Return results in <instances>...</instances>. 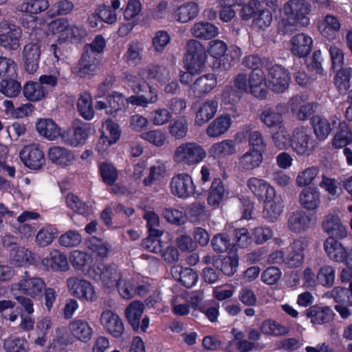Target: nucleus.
Returning a JSON list of instances; mask_svg holds the SVG:
<instances>
[{
    "label": "nucleus",
    "instance_id": "32",
    "mask_svg": "<svg viewBox=\"0 0 352 352\" xmlns=\"http://www.w3.org/2000/svg\"><path fill=\"white\" fill-rule=\"evenodd\" d=\"M299 203L306 210H314L320 203V192L316 188L307 187L299 195Z\"/></svg>",
    "mask_w": 352,
    "mask_h": 352
},
{
    "label": "nucleus",
    "instance_id": "23",
    "mask_svg": "<svg viewBox=\"0 0 352 352\" xmlns=\"http://www.w3.org/2000/svg\"><path fill=\"white\" fill-rule=\"evenodd\" d=\"M291 52L296 56L305 57L311 51L313 39L305 33L295 34L290 40Z\"/></svg>",
    "mask_w": 352,
    "mask_h": 352
},
{
    "label": "nucleus",
    "instance_id": "54",
    "mask_svg": "<svg viewBox=\"0 0 352 352\" xmlns=\"http://www.w3.org/2000/svg\"><path fill=\"white\" fill-rule=\"evenodd\" d=\"M260 118L261 122L268 128H278L279 125H284L282 115L274 109H265L262 111Z\"/></svg>",
    "mask_w": 352,
    "mask_h": 352
},
{
    "label": "nucleus",
    "instance_id": "50",
    "mask_svg": "<svg viewBox=\"0 0 352 352\" xmlns=\"http://www.w3.org/2000/svg\"><path fill=\"white\" fill-rule=\"evenodd\" d=\"M319 174L318 166H313L307 167L299 171L296 175L295 182L298 187H309Z\"/></svg>",
    "mask_w": 352,
    "mask_h": 352
},
{
    "label": "nucleus",
    "instance_id": "58",
    "mask_svg": "<svg viewBox=\"0 0 352 352\" xmlns=\"http://www.w3.org/2000/svg\"><path fill=\"white\" fill-rule=\"evenodd\" d=\"M3 348L5 352H28L29 344L23 338L9 337L4 340Z\"/></svg>",
    "mask_w": 352,
    "mask_h": 352
},
{
    "label": "nucleus",
    "instance_id": "24",
    "mask_svg": "<svg viewBox=\"0 0 352 352\" xmlns=\"http://www.w3.org/2000/svg\"><path fill=\"white\" fill-rule=\"evenodd\" d=\"M217 85V78L214 74H207L199 77L190 87L189 92L195 97H201L214 89Z\"/></svg>",
    "mask_w": 352,
    "mask_h": 352
},
{
    "label": "nucleus",
    "instance_id": "43",
    "mask_svg": "<svg viewBox=\"0 0 352 352\" xmlns=\"http://www.w3.org/2000/svg\"><path fill=\"white\" fill-rule=\"evenodd\" d=\"M199 8L197 3L188 1L181 5L175 11L177 21L187 23L194 19L199 14Z\"/></svg>",
    "mask_w": 352,
    "mask_h": 352
},
{
    "label": "nucleus",
    "instance_id": "51",
    "mask_svg": "<svg viewBox=\"0 0 352 352\" xmlns=\"http://www.w3.org/2000/svg\"><path fill=\"white\" fill-rule=\"evenodd\" d=\"M48 0H25L18 6V10L22 12L37 14L49 8Z\"/></svg>",
    "mask_w": 352,
    "mask_h": 352
},
{
    "label": "nucleus",
    "instance_id": "11",
    "mask_svg": "<svg viewBox=\"0 0 352 352\" xmlns=\"http://www.w3.org/2000/svg\"><path fill=\"white\" fill-rule=\"evenodd\" d=\"M45 283L43 278L37 276H30L25 273V276L12 288L19 290L23 294L33 298L41 296L45 289Z\"/></svg>",
    "mask_w": 352,
    "mask_h": 352
},
{
    "label": "nucleus",
    "instance_id": "15",
    "mask_svg": "<svg viewBox=\"0 0 352 352\" xmlns=\"http://www.w3.org/2000/svg\"><path fill=\"white\" fill-rule=\"evenodd\" d=\"M69 336L75 340L83 343L89 342L94 334V329L85 319L75 318L70 321L67 327Z\"/></svg>",
    "mask_w": 352,
    "mask_h": 352
},
{
    "label": "nucleus",
    "instance_id": "46",
    "mask_svg": "<svg viewBox=\"0 0 352 352\" xmlns=\"http://www.w3.org/2000/svg\"><path fill=\"white\" fill-rule=\"evenodd\" d=\"M140 138L156 147H162L168 143V135L162 129H155L142 133Z\"/></svg>",
    "mask_w": 352,
    "mask_h": 352
},
{
    "label": "nucleus",
    "instance_id": "21",
    "mask_svg": "<svg viewBox=\"0 0 352 352\" xmlns=\"http://www.w3.org/2000/svg\"><path fill=\"white\" fill-rule=\"evenodd\" d=\"M89 127L86 124L69 129L61 134V140L65 144L76 147L85 144L89 136Z\"/></svg>",
    "mask_w": 352,
    "mask_h": 352
},
{
    "label": "nucleus",
    "instance_id": "20",
    "mask_svg": "<svg viewBox=\"0 0 352 352\" xmlns=\"http://www.w3.org/2000/svg\"><path fill=\"white\" fill-rule=\"evenodd\" d=\"M247 186L258 199L263 201L275 196L274 188L265 179L251 177L247 181Z\"/></svg>",
    "mask_w": 352,
    "mask_h": 352
},
{
    "label": "nucleus",
    "instance_id": "7",
    "mask_svg": "<svg viewBox=\"0 0 352 352\" xmlns=\"http://www.w3.org/2000/svg\"><path fill=\"white\" fill-rule=\"evenodd\" d=\"M291 146L298 155L309 156L316 146L310 129L305 126L295 128L292 133Z\"/></svg>",
    "mask_w": 352,
    "mask_h": 352
},
{
    "label": "nucleus",
    "instance_id": "3",
    "mask_svg": "<svg viewBox=\"0 0 352 352\" xmlns=\"http://www.w3.org/2000/svg\"><path fill=\"white\" fill-rule=\"evenodd\" d=\"M204 148L195 142H184L179 144L173 153V162L182 166H194L206 157Z\"/></svg>",
    "mask_w": 352,
    "mask_h": 352
},
{
    "label": "nucleus",
    "instance_id": "41",
    "mask_svg": "<svg viewBox=\"0 0 352 352\" xmlns=\"http://www.w3.org/2000/svg\"><path fill=\"white\" fill-rule=\"evenodd\" d=\"M232 120L229 115H221L214 119L207 127L206 134L210 138H217L225 133L230 127Z\"/></svg>",
    "mask_w": 352,
    "mask_h": 352
},
{
    "label": "nucleus",
    "instance_id": "62",
    "mask_svg": "<svg viewBox=\"0 0 352 352\" xmlns=\"http://www.w3.org/2000/svg\"><path fill=\"white\" fill-rule=\"evenodd\" d=\"M272 21V12L267 9L256 8L254 15L252 25L259 30H264L269 27Z\"/></svg>",
    "mask_w": 352,
    "mask_h": 352
},
{
    "label": "nucleus",
    "instance_id": "31",
    "mask_svg": "<svg viewBox=\"0 0 352 352\" xmlns=\"http://www.w3.org/2000/svg\"><path fill=\"white\" fill-rule=\"evenodd\" d=\"M170 272L175 280L180 282L186 287H192L197 282V274L190 268H184L180 265L173 266Z\"/></svg>",
    "mask_w": 352,
    "mask_h": 352
},
{
    "label": "nucleus",
    "instance_id": "34",
    "mask_svg": "<svg viewBox=\"0 0 352 352\" xmlns=\"http://www.w3.org/2000/svg\"><path fill=\"white\" fill-rule=\"evenodd\" d=\"M36 129L39 135L48 140H55L61 137L60 128L50 119H41L36 124Z\"/></svg>",
    "mask_w": 352,
    "mask_h": 352
},
{
    "label": "nucleus",
    "instance_id": "12",
    "mask_svg": "<svg viewBox=\"0 0 352 352\" xmlns=\"http://www.w3.org/2000/svg\"><path fill=\"white\" fill-rule=\"evenodd\" d=\"M269 87L276 93H283L289 87L290 76L288 71L280 65H274L268 70Z\"/></svg>",
    "mask_w": 352,
    "mask_h": 352
},
{
    "label": "nucleus",
    "instance_id": "14",
    "mask_svg": "<svg viewBox=\"0 0 352 352\" xmlns=\"http://www.w3.org/2000/svg\"><path fill=\"white\" fill-rule=\"evenodd\" d=\"M100 323L103 329L114 338H120L124 332V324L121 318L111 310L102 311Z\"/></svg>",
    "mask_w": 352,
    "mask_h": 352
},
{
    "label": "nucleus",
    "instance_id": "48",
    "mask_svg": "<svg viewBox=\"0 0 352 352\" xmlns=\"http://www.w3.org/2000/svg\"><path fill=\"white\" fill-rule=\"evenodd\" d=\"M58 234L57 229L52 225H46L41 228L35 237V243L39 247L50 245Z\"/></svg>",
    "mask_w": 352,
    "mask_h": 352
},
{
    "label": "nucleus",
    "instance_id": "17",
    "mask_svg": "<svg viewBox=\"0 0 352 352\" xmlns=\"http://www.w3.org/2000/svg\"><path fill=\"white\" fill-rule=\"evenodd\" d=\"M47 157L52 164L62 168L71 166L76 161L74 151L60 146L50 147L47 151Z\"/></svg>",
    "mask_w": 352,
    "mask_h": 352
},
{
    "label": "nucleus",
    "instance_id": "18",
    "mask_svg": "<svg viewBox=\"0 0 352 352\" xmlns=\"http://www.w3.org/2000/svg\"><path fill=\"white\" fill-rule=\"evenodd\" d=\"M322 228L324 232L338 239H343L348 236V230L338 214H327L323 218Z\"/></svg>",
    "mask_w": 352,
    "mask_h": 352
},
{
    "label": "nucleus",
    "instance_id": "28",
    "mask_svg": "<svg viewBox=\"0 0 352 352\" xmlns=\"http://www.w3.org/2000/svg\"><path fill=\"white\" fill-rule=\"evenodd\" d=\"M25 70L30 73H34L38 69L41 50L36 43H28L23 48Z\"/></svg>",
    "mask_w": 352,
    "mask_h": 352
},
{
    "label": "nucleus",
    "instance_id": "5",
    "mask_svg": "<svg viewBox=\"0 0 352 352\" xmlns=\"http://www.w3.org/2000/svg\"><path fill=\"white\" fill-rule=\"evenodd\" d=\"M184 66L186 69L192 74H199L204 69L207 54L204 46L198 41L190 39L186 46Z\"/></svg>",
    "mask_w": 352,
    "mask_h": 352
},
{
    "label": "nucleus",
    "instance_id": "53",
    "mask_svg": "<svg viewBox=\"0 0 352 352\" xmlns=\"http://www.w3.org/2000/svg\"><path fill=\"white\" fill-rule=\"evenodd\" d=\"M77 109L85 120H90L94 118L92 98L89 93L84 92L80 95L77 102Z\"/></svg>",
    "mask_w": 352,
    "mask_h": 352
},
{
    "label": "nucleus",
    "instance_id": "37",
    "mask_svg": "<svg viewBox=\"0 0 352 352\" xmlns=\"http://www.w3.org/2000/svg\"><path fill=\"white\" fill-rule=\"evenodd\" d=\"M42 263L53 271L65 272L69 267L66 255L57 250H52L50 256L44 258Z\"/></svg>",
    "mask_w": 352,
    "mask_h": 352
},
{
    "label": "nucleus",
    "instance_id": "52",
    "mask_svg": "<svg viewBox=\"0 0 352 352\" xmlns=\"http://www.w3.org/2000/svg\"><path fill=\"white\" fill-rule=\"evenodd\" d=\"M311 122L314 132L317 139L320 141L327 139L331 131L329 121L320 116H314Z\"/></svg>",
    "mask_w": 352,
    "mask_h": 352
},
{
    "label": "nucleus",
    "instance_id": "4",
    "mask_svg": "<svg viewBox=\"0 0 352 352\" xmlns=\"http://www.w3.org/2000/svg\"><path fill=\"white\" fill-rule=\"evenodd\" d=\"M49 28L57 36V42L59 43L78 42L87 35L86 30L82 25L72 23L66 18L52 21Z\"/></svg>",
    "mask_w": 352,
    "mask_h": 352
},
{
    "label": "nucleus",
    "instance_id": "19",
    "mask_svg": "<svg viewBox=\"0 0 352 352\" xmlns=\"http://www.w3.org/2000/svg\"><path fill=\"white\" fill-rule=\"evenodd\" d=\"M99 63L100 60L97 56L86 50L78 65L74 69V72L82 78L89 77L97 72Z\"/></svg>",
    "mask_w": 352,
    "mask_h": 352
},
{
    "label": "nucleus",
    "instance_id": "61",
    "mask_svg": "<svg viewBox=\"0 0 352 352\" xmlns=\"http://www.w3.org/2000/svg\"><path fill=\"white\" fill-rule=\"evenodd\" d=\"M352 76V68L342 67L336 73L334 83L340 92H346L350 87V80Z\"/></svg>",
    "mask_w": 352,
    "mask_h": 352
},
{
    "label": "nucleus",
    "instance_id": "29",
    "mask_svg": "<svg viewBox=\"0 0 352 352\" xmlns=\"http://www.w3.org/2000/svg\"><path fill=\"white\" fill-rule=\"evenodd\" d=\"M218 109V101L214 99L208 100L201 104L195 115V122L199 126H202L211 120Z\"/></svg>",
    "mask_w": 352,
    "mask_h": 352
},
{
    "label": "nucleus",
    "instance_id": "64",
    "mask_svg": "<svg viewBox=\"0 0 352 352\" xmlns=\"http://www.w3.org/2000/svg\"><path fill=\"white\" fill-rule=\"evenodd\" d=\"M86 247L100 257H107L109 254V247L102 240L91 237L86 241Z\"/></svg>",
    "mask_w": 352,
    "mask_h": 352
},
{
    "label": "nucleus",
    "instance_id": "27",
    "mask_svg": "<svg viewBox=\"0 0 352 352\" xmlns=\"http://www.w3.org/2000/svg\"><path fill=\"white\" fill-rule=\"evenodd\" d=\"M174 72L170 68L163 65L151 64L146 66L141 72V76L148 80H156L166 82L171 79Z\"/></svg>",
    "mask_w": 352,
    "mask_h": 352
},
{
    "label": "nucleus",
    "instance_id": "45",
    "mask_svg": "<svg viewBox=\"0 0 352 352\" xmlns=\"http://www.w3.org/2000/svg\"><path fill=\"white\" fill-rule=\"evenodd\" d=\"M168 133L176 140H183L188 134V123L184 116L173 120L168 126Z\"/></svg>",
    "mask_w": 352,
    "mask_h": 352
},
{
    "label": "nucleus",
    "instance_id": "40",
    "mask_svg": "<svg viewBox=\"0 0 352 352\" xmlns=\"http://www.w3.org/2000/svg\"><path fill=\"white\" fill-rule=\"evenodd\" d=\"M191 34L201 39L208 40L219 34V28L209 22L195 23L190 29Z\"/></svg>",
    "mask_w": 352,
    "mask_h": 352
},
{
    "label": "nucleus",
    "instance_id": "6",
    "mask_svg": "<svg viewBox=\"0 0 352 352\" xmlns=\"http://www.w3.org/2000/svg\"><path fill=\"white\" fill-rule=\"evenodd\" d=\"M89 274L103 289L107 290L113 289L122 278L121 272L116 266L103 263L94 265Z\"/></svg>",
    "mask_w": 352,
    "mask_h": 352
},
{
    "label": "nucleus",
    "instance_id": "33",
    "mask_svg": "<svg viewBox=\"0 0 352 352\" xmlns=\"http://www.w3.org/2000/svg\"><path fill=\"white\" fill-rule=\"evenodd\" d=\"M264 210L263 217L268 221L274 222L277 220L283 211V200L280 197L275 196L271 199H265L263 200Z\"/></svg>",
    "mask_w": 352,
    "mask_h": 352
},
{
    "label": "nucleus",
    "instance_id": "56",
    "mask_svg": "<svg viewBox=\"0 0 352 352\" xmlns=\"http://www.w3.org/2000/svg\"><path fill=\"white\" fill-rule=\"evenodd\" d=\"M272 138L276 147L280 150L287 149L291 146L292 138L285 125H279L276 131L272 133Z\"/></svg>",
    "mask_w": 352,
    "mask_h": 352
},
{
    "label": "nucleus",
    "instance_id": "1",
    "mask_svg": "<svg viewBox=\"0 0 352 352\" xmlns=\"http://www.w3.org/2000/svg\"><path fill=\"white\" fill-rule=\"evenodd\" d=\"M284 16L278 23V31L285 35L310 24L311 6L306 0H289L283 7Z\"/></svg>",
    "mask_w": 352,
    "mask_h": 352
},
{
    "label": "nucleus",
    "instance_id": "47",
    "mask_svg": "<svg viewBox=\"0 0 352 352\" xmlns=\"http://www.w3.org/2000/svg\"><path fill=\"white\" fill-rule=\"evenodd\" d=\"M144 49V44L138 41L131 42L124 54L127 63L133 65L140 64L142 60Z\"/></svg>",
    "mask_w": 352,
    "mask_h": 352
},
{
    "label": "nucleus",
    "instance_id": "39",
    "mask_svg": "<svg viewBox=\"0 0 352 352\" xmlns=\"http://www.w3.org/2000/svg\"><path fill=\"white\" fill-rule=\"evenodd\" d=\"M226 195V189L221 179H214L208 191V204L214 208H217L222 203Z\"/></svg>",
    "mask_w": 352,
    "mask_h": 352
},
{
    "label": "nucleus",
    "instance_id": "10",
    "mask_svg": "<svg viewBox=\"0 0 352 352\" xmlns=\"http://www.w3.org/2000/svg\"><path fill=\"white\" fill-rule=\"evenodd\" d=\"M66 283L68 292L72 296L87 302L96 300V292L89 280L78 277H69Z\"/></svg>",
    "mask_w": 352,
    "mask_h": 352
},
{
    "label": "nucleus",
    "instance_id": "60",
    "mask_svg": "<svg viewBox=\"0 0 352 352\" xmlns=\"http://www.w3.org/2000/svg\"><path fill=\"white\" fill-rule=\"evenodd\" d=\"M352 142V133L349 129L348 124L345 122H342L339 124V131L336 134L333 146L335 148H340L346 146Z\"/></svg>",
    "mask_w": 352,
    "mask_h": 352
},
{
    "label": "nucleus",
    "instance_id": "9",
    "mask_svg": "<svg viewBox=\"0 0 352 352\" xmlns=\"http://www.w3.org/2000/svg\"><path fill=\"white\" fill-rule=\"evenodd\" d=\"M22 30L13 23L6 20L0 22V47L15 51L20 47Z\"/></svg>",
    "mask_w": 352,
    "mask_h": 352
},
{
    "label": "nucleus",
    "instance_id": "49",
    "mask_svg": "<svg viewBox=\"0 0 352 352\" xmlns=\"http://www.w3.org/2000/svg\"><path fill=\"white\" fill-rule=\"evenodd\" d=\"M210 153L216 157H226L236 152V143L232 140H224L212 144Z\"/></svg>",
    "mask_w": 352,
    "mask_h": 352
},
{
    "label": "nucleus",
    "instance_id": "26",
    "mask_svg": "<svg viewBox=\"0 0 352 352\" xmlns=\"http://www.w3.org/2000/svg\"><path fill=\"white\" fill-rule=\"evenodd\" d=\"M305 316L314 325H320L333 319V312L326 306L314 305L305 311Z\"/></svg>",
    "mask_w": 352,
    "mask_h": 352
},
{
    "label": "nucleus",
    "instance_id": "55",
    "mask_svg": "<svg viewBox=\"0 0 352 352\" xmlns=\"http://www.w3.org/2000/svg\"><path fill=\"white\" fill-rule=\"evenodd\" d=\"M261 331L263 333L273 336H282L289 333V329L275 320H265L261 326Z\"/></svg>",
    "mask_w": 352,
    "mask_h": 352
},
{
    "label": "nucleus",
    "instance_id": "30",
    "mask_svg": "<svg viewBox=\"0 0 352 352\" xmlns=\"http://www.w3.org/2000/svg\"><path fill=\"white\" fill-rule=\"evenodd\" d=\"M293 115L299 120H306L313 113V105L305 102L301 96H295L289 102Z\"/></svg>",
    "mask_w": 352,
    "mask_h": 352
},
{
    "label": "nucleus",
    "instance_id": "16",
    "mask_svg": "<svg viewBox=\"0 0 352 352\" xmlns=\"http://www.w3.org/2000/svg\"><path fill=\"white\" fill-rule=\"evenodd\" d=\"M20 157L27 167L33 170L41 168L45 163L44 153L37 144L25 146L20 153Z\"/></svg>",
    "mask_w": 352,
    "mask_h": 352
},
{
    "label": "nucleus",
    "instance_id": "22",
    "mask_svg": "<svg viewBox=\"0 0 352 352\" xmlns=\"http://www.w3.org/2000/svg\"><path fill=\"white\" fill-rule=\"evenodd\" d=\"M312 217L303 210L292 212L287 220V228L292 232L302 233L309 229L312 225Z\"/></svg>",
    "mask_w": 352,
    "mask_h": 352
},
{
    "label": "nucleus",
    "instance_id": "13",
    "mask_svg": "<svg viewBox=\"0 0 352 352\" xmlns=\"http://www.w3.org/2000/svg\"><path fill=\"white\" fill-rule=\"evenodd\" d=\"M309 244L307 237H299L289 245V253L285 257V265L290 268L300 267L305 258L304 251Z\"/></svg>",
    "mask_w": 352,
    "mask_h": 352
},
{
    "label": "nucleus",
    "instance_id": "38",
    "mask_svg": "<svg viewBox=\"0 0 352 352\" xmlns=\"http://www.w3.org/2000/svg\"><path fill=\"white\" fill-rule=\"evenodd\" d=\"M324 250L327 256L336 262H342L346 254V248L333 237H329L324 241Z\"/></svg>",
    "mask_w": 352,
    "mask_h": 352
},
{
    "label": "nucleus",
    "instance_id": "44",
    "mask_svg": "<svg viewBox=\"0 0 352 352\" xmlns=\"http://www.w3.org/2000/svg\"><path fill=\"white\" fill-rule=\"evenodd\" d=\"M341 24L339 19L334 15L327 14L318 23V28L322 36L331 38L335 32H339Z\"/></svg>",
    "mask_w": 352,
    "mask_h": 352
},
{
    "label": "nucleus",
    "instance_id": "42",
    "mask_svg": "<svg viewBox=\"0 0 352 352\" xmlns=\"http://www.w3.org/2000/svg\"><path fill=\"white\" fill-rule=\"evenodd\" d=\"M144 306L140 301L131 302L125 310V316L129 323L135 331H139L140 320L144 312Z\"/></svg>",
    "mask_w": 352,
    "mask_h": 352
},
{
    "label": "nucleus",
    "instance_id": "57",
    "mask_svg": "<svg viewBox=\"0 0 352 352\" xmlns=\"http://www.w3.org/2000/svg\"><path fill=\"white\" fill-rule=\"evenodd\" d=\"M148 94L144 95L142 93L136 96H131L126 98V102L133 105L140 106L143 107H147L148 104L155 103L157 100V95L155 89L147 88Z\"/></svg>",
    "mask_w": 352,
    "mask_h": 352
},
{
    "label": "nucleus",
    "instance_id": "8",
    "mask_svg": "<svg viewBox=\"0 0 352 352\" xmlns=\"http://www.w3.org/2000/svg\"><path fill=\"white\" fill-rule=\"evenodd\" d=\"M171 193L179 198L186 199L190 196L199 198L202 192L197 190L192 177L187 173L175 175L170 183Z\"/></svg>",
    "mask_w": 352,
    "mask_h": 352
},
{
    "label": "nucleus",
    "instance_id": "35",
    "mask_svg": "<svg viewBox=\"0 0 352 352\" xmlns=\"http://www.w3.org/2000/svg\"><path fill=\"white\" fill-rule=\"evenodd\" d=\"M247 134H248L249 149H257L262 153H264L266 149V142L260 131H249L248 128L246 127L245 130L236 133L235 138L239 142H242Z\"/></svg>",
    "mask_w": 352,
    "mask_h": 352
},
{
    "label": "nucleus",
    "instance_id": "63",
    "mask_svg": "<svg viewBox=\"0 0 352 352\" xmlns=\"http://www.w3.org/2000/svg\"><path fill=\"white\" fill-rule=\"evenodd\" d=\"M171 308L173 313L179 316H187L190 311L188 298L182 295L173 296Z\"/></svg>",
    "mask_w": 352,
    "mask_h": 352
},
{
    "label": "nucleus",
    "instance_id": "2",
    "mask_svg": "<svg viewBox=\"0 0 352 352\" xmlns=\"http://www.w3.org/2000/svg\"><path fill=\"white\" fill-rule=\"evenodd\" d=\"M234 87L240 93H250L258 98H264L267 93V78L262 68L252 70L249 75L239 74Z\"/></svg>",
    "mask_w": 352,
    "mask_h": 352
},
{
    "label": "nucleus",
    "instance_id": "59",
    "mask_svg": "<svg viewBox=\"0 0 352 352\" xmlns=\"http://www.w3.org/2000/svg\"><path fill=\"white\" fill-rule=\"evenodd\" d=\"M336 278V270L329 265L322 266L318 271L316 275V280L318 284L326 287H331L333 286Z\"/></svg>",
    "mask_w": 352,
    "mask_h": 352
},
{
    "label": "nucleus",
    "instance_id": "25",
    "mask_svg": "<svg viewBox=\"0 0 352 352\" xmlns=\"http://www.w3.org/2000/svg\"><path fill=\"white\" fill-rule=\"evenodd\" d=\"M263 162V153L257 149H248L238 159V167L243 171L258 168Z\"/></svg>",
    "mask_w": 352,
    "mask_h": 352
},
{
    "label": "nucleus",
    "instance_id": "36",
    "mask_svg": "<svg viewBox=\"0 0 352 352\" xmlns=\"http://www.w3.org/2000/svg\"><path fill=\"white\" fill-rule=\"evenodd\" d=\"M50 89L39 82L29 81L23 86V94L25 98L31 102H37L45 98Z\"/></svg>",
    "mask_w": 352,
    "mask_h": 352
}]
</instances>
